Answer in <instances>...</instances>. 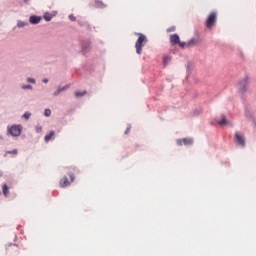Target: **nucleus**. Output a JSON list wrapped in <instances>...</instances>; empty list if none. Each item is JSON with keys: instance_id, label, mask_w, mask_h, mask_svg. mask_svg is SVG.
Returning <instances> with one entry per match:
<instances>
[{"instance_id": "nucleus-1", "label": "nucleus", "mask_w": 256, "mask_h": 256, "mask_svg": "<svg viewBox=\"0 0 256 256\" xmlns=\"http://www.w3.org/2000/svg\"><path fill=\"white\" fill-rule=\"evenodd\" d=\"M139 37L135 43L136 53L138 55H141L143 52V47H145V44L147 43V36L145 34L139 33Z\"/></svg>"}, {"instance_id": "nucleus-2", "label": "nucleus", "mask_w": 256, "mask_h": 256, "mask_svg": "<svg viewBox=\"0 0 256 256\" xmlns=\"http://www.w3.org/2000/svg\"><path fill=\"white\" fill-rule=\"evenodd\" d=\"M23 131L22 125L14 124L12 126H7V135H10L11 137H20L21 132Z\"/></svg>"}, {"instance_id": "nucleus-3", "label": "nucleus", "mask_w": 256, "mask_h": 256, "mask_svg": "<svg viewBox=\"0 0 256 256\" xmlns=\"http://www.w3.org/2000/svg\"><path fill=\"white\" fill-rule=\"evenodd\" d=\"M216 23H217V13L211 12L206 19L205 26L207 27V29H213Z\"/></svg>"}, {"instance_id": "nucleus-4", "label": "nucleus", "mask_w": 256, "mask_h": 256, "mask_svg": "<svg viewBox=\"0 0 256 256\" xmlns=\"http://www.w3.org/2000/svg\"><path fill=\"white\" fill-rule=\"evenodd\" d=\"M247 85H249V77L248 76L244 77L239 82L240 93H242V95H244V93H247Z\"/></svg>"}, {"instance_id": "nucleus-5", "label": "nucleus", "mask_w": 256, "mask_h": 256, "mask_svg": "<svg viewBox=\"0 0 256 256\" xmlns=\"http://www.w3.org/2000/svg\"><path fill=\"white\" fill-rule=\"evenodd\" d=\"M176 143L179 147H181V145H185V147H191L193 145V139L191 138L177 139Z\"/></svg>"}, {"instance_id": "nucleus-6", "label": "nucleus", "mask_w": 256, "mask_h": 256, "mask_svg": "<svg viewBox=\"0 0 256 256\" xmlns=\"http://www.w3.org/2000/svg\"><path fill=\"white\" fill-rule=\"evenodd\" d=\"M71 86L69 84H66L65 86L61 87L59 86L53 93V97H59L61 93H65Z\"/></svg>"}, {"instance_id": "nucleus-7", "label": "nucleus", "mask_w": 256, "mask_h": 256, "mask_svg": "<svg viewBox=\"0 0 256 256\" xmlns=\"http://www.w3.org/2000/svg\"><path fill=\"white\" fill-rule=\"evenodd\" d=\"M235 139H236L237 145H240V147H245V137L241 135V133L236 132Z\"/></svg>"}, {"instance_id": "nucleus-8", "label": "nucleus", "mask_w": 256, "mask_h": 256, "mask_svg": "<svg viewBox=\"0 0 256 256\" xmlns=\"http://www.w3.org/2000/svg\"><path fill=\"white\" fill-rule=\"evenodd\" d=\"M89 49H91V42L90 41H84L82 43V53H83V55H87V53H89Z\"/></svg>"}, {"instance_id": "nucleus-9", "label": "nucleus", "mask_w": 256, "mask_h": 256, "mask_svg": "<svg viewBox=\"0 0 256 256\" xmlns=\"http://www.w3.org/2000/svg\"><path fill=\"white\" fill-rule=\"evenodd\" d=\"M181 41V38H179V34H171L170 35V43L171 45H178V43Z\"/></svg>"}, {"instance_id": "nucleus-10", "label": "nucleus", "mask_w": 256, "mask_h": 256, "mask_svg": "<svg viewBox=\"0 0 256 256\" xmlns=\"http://www.w3.org/2000/svg\"><path fill=\"white\" fill-rule=\"evenodd\" d=\"M41 16H30L29 18V22L31 23V25H39V23H41Z\"/></svg>"}, {"instance_id": "nucleus-11", "label": "nucleus", "mask_w": 256, "mask_h": 256, "mask_svg": "<svg viewBox=\"0 0 256 256\" xmlns=\"http://www.w3.org/2000/svg\"><path fill=\"white\" fill-rule=\"evenodd\" d=\"M60 185L62 187H69V185H71L67 176H64L63 179L60 180Z\"/></svg>"}, {"instance_id": "nucleus-12", "label": "nucleus", "mask_w": 256, "mask_h": 256, "mask_svg": "<svg viewBox=\"0 0 256 256\" xmlns=\"http://www.w3.org/2000/svg\"><path fill=\"white\" fill-rule=\"evenodd\" d=\"M191 43H193V39H190L188 42H181V40H180L178 45H179V47H181V49H185L186 47H189V45H191Z\"/></svg>"}, {"instance_id": "nucleus-13", "label": "nucleus", "mask_w": 256, "mask_h": 256, "mask_svg": "<svg viewBox=\"0 0 256 256\" xmlns=\"http://www.w3.org/2000/svg\"><path fill=\"white\" fill-rule=\"evenodd\" d=\"M171 63V56L165 55L163 57V67H167Z\"/></svg>"}, {"instance_id": "nucleus-14", "label": "nucleus", "mask_w": 256, "mask_h": 256, "mask_svg": "<svg viewBox=\"0 0 256 256\" xmlns=\"http://www.w3.org/2000/svg\"><path fill=\"white\" fill-rule=\"evenodd\" d=\"M191 67H192V64L188 62V64L186 65V71H187L186 80H188L189 77H191V73H192Z\"/></svg>"}, {"instance_id": "nucleus-15", "label": "nucleus", "mask_w": 256, "mask_h": 256, "mask_svg": "<svg viewBox=\"0 0 256 256\" xmlns=\"http://www.w3.org/2000/svg\"><path fill=\"white\" fill-rule=\"evenodd\" d=\"M21 89L22 91H33V86L31 84H22Z\"/></svg>"}, {"instance_id": "nucleus-16", "label": "nucleus", "mask_w": 256, "mask_h": 256, "mask_svg": "<svg viewBox=\"0 0 256 256\" xmlns=\"http://www.w3.org/2000/svg\"><path fill=\"white\" fill-rule=\"evenodd\" d=\"M55 136V132L54 131H50L49 134H47L44 138V141L46 143H49V141H51V138H53Z\"/></svg>"}, {"instance_id": "nucleus-17", "label": "nucleus", "mask_w": 256, "mask_h": 256, "mask_svg": "<svg viewBox=\"0 0 256 256\" xmlns=\"http://www.w3.org/2000/svg\"><path fill=\"white\" fill-rule=\"evenodd\" d=\"M95 7H97L98 9H105L106 6L103 4V1L96 0L95 1Z\"/></svg>"}, {"instance_id": "nucleus-18", "label": "nucleus", "mask_w": 256, "mask_h": 256, "mask_svg": "<svg viewBox=\"0 0 256 256\" xmlns=\"http://www.w3.org/2000/svg\"><path fill=\"white\" fill-rule=\"evenodd\" d=\"M2 191H3V195L7 197V195H9V186H7V184H3Z\"/></svg>"}, {"instance_id": "nucleus-19", "label": "nucleus", "mask_w": 256, "mask_h": 256, "mask_svg": "<svg viewBox=\"0 0 256 256\" xmlns=\"http://www.w3.org/2000/svg\"><path fill=\"white\" fill-rule=\"evenodd\" d=\"M27 25H29L28 22H23V21H21V20H18V21H17V27H18L19 29H21V28H23V27H27Z\"/></svg>"}, {"instance_id": "nucleus-20", "label": "nucleus", "mask_w": 256, "mask_h": 256, "mask_svg": "<svg viewBox=\"0 0 256 256\" xmlns=\"http://www.w3.org/2000/svg\"><path fill=\"white\" fill-rule=\"evenodd\" d=\"M43 18L45 19V21H51V19H53V15L49 12L44 13Z\"/></svg>"}, {"instance_id": "nucleus-21", "label": "nucleus", "mask_w": 256, "mask_h": 256, "mask_svg": "<svg viewBox=\"0 0 256 256\" xmlns=\"http://www.w3.org/2000/svg\"><path fill=\"white\" fill-rule=\"evenodd\" d=\"M22 119H25L26 121H29V119H31V112H25L22 115Z\"/></svg>"}, {"instance_id": "nucleus-22", "label": "nucleus", "mask_w": 256, "mask_h": 256, "mask_svg": "<svg viewBox=\"0 0 256 256\" xmlns=\"http://www.w3.org/2000/svg\"><path fill=\"white\" fill-rule=\"evenodd\" d=\"M85 95H87V91L75 92V97H85Z\"/></svg>"}, {"instance_id": "nucleus-23", "label": "nucleus", "mask_w": 256, "mask_h": 256, "mask_svg": "<svg viewBox=\"0 0 256 256\" xmlns=\"http://www.w3.org/2000/svg\"><path fill=\"white\" fill-rule=\"evenodd\" d=\"M219 125H227V118L222 116V119L218 121Z\"/></svg>"}, {"instance_id": "nucleus-24", "label": "nucleus", "mask_w": 256, "mask_h": 256, "mask_svg": "<svg viewBox=\"0 0 256 256\" xmlns=\"http://www.w3.org/2000/svg\"><path fill=\"white\" fill-rule=\"evenodd\" d=\"M35 131H36V133H43V127L41 125H36Z\"/></svg>"}, {"instance_id": "nucleus-25", "label": "nucleus", "mask_w": 256, "mask_h": 256, "mask_svg": "<svg viewBox=\"0 0 256 256\" xmlns=\"http://www.w3.org/2000/svg\"><path fill=\"white\" fill-rule=\"evenodd\" d=\"M27 83H32V85H35L37 83V81L35 80V78H31V77H28L26 79Z\"/></svg>"}, {"instance_id": "nucleus-26", "label": "nucleus", "mask_w": 256, "mask_h": 256, "mask_svg": "<svg viewBox=\"0 0 256 256\" xmlns=\"http://www.w3.org/2000/svg\"><path fill=\"white\" fill-rule=\"evenodd\" d=\"M17 153H18L17 149L6 151V154H8V155H17Z\"/></svg>"}, {"instance_id": "nucleus-27", "label": "nucleus", "mask_w": 256, "mask_h": 256, "mask_svg": "<svg viewBox=\"0 0 256 256\" xmlns=\"http://www.w3.org/2000/svg\"><path fill=\"white\" fill-rule=\"evenodd\" d=\"M203 113V109L201 108H196L194 111V115H201Z\"/></svg>"}, {"instance_id": "nucleus-28", "label": "nucleus", "mask_w": 256, "mask_h": 256, "mask_svg": "<svg viewBox=\"0 0 256 256\" xmlns=\"http://www.w3.org/2000/svg\"><path fill=\"white\" fill-rule=\"evenodd\" d=\"M44 115L45 117H51V109H45Z\"/></svg>"}, {"instance_id": "nucleus-29", "label": "nucleus", "mask_w": 256, "mask_h": 256, "mask_svg": "<svg viewBox=\"0 0 256 256\" xmlns=\"http://www.w3.org/2000/svg\"><path fill=\"white\" fill-rule=\"evenodd\" d=\"M173 31H175V26H171L167 29V33H173Z\"/></svg>"}, {"instance_id": "nucleus-30", "label": "nucleus", "mask_w": 256, "mask_h": 256, "mask_svg": "<svg viewBox=\"0 0 256 256\" xmlns=\"http://www.w3.org/2000/svg\"><path fill=\"white\" fill-rule=\"evenodd\" d=\"M69 19L70 21H77V18L73 14L69 15Z\"/></svg>"}, {"instance_id": "nucleus-31", "label": "nucleus", "mask_w": 256, "mask_h": 256, "mask_svg": "<svg viewBox=\"0 0 256 256\" xmlns=\"http://www.w3.org/2000/svg\"><path fill=\"white\" fill-rule=\"evenodd\" d=\"M129 131H131V124L128 125V127L125 131V135H127L129 133Z\"/></svg>"}, {"instance_id": "nucleus-32", "label": "nucleus", "mask_w": 256, "mask_h": 256, "mask_svg": "<svg viewBox=\"0 0 256 256\" xmlns=\"http://www.w3.org/2000/svg\"><path fill=\"white\" fill-rule=\"evenodd\" d=\"M69 177H70V179H71V182L75 181V175L69 174Z\"/></svg>"}, {"instance_id": "nucleus-33", "label": "nucleus", "mask_w": 256, "mask_h": 256, "mask_svg": "<svg viewBox=\"0 0 256 256\" xmlns=\"http://www.w3.org/2000/svg\"><path fill=\"white\" fill-rule=\"evenodd\" d=\"M42 81H43V83H49V79H47V78H44Z\"/></svg>"}, {"instance_id": "nucleus-34", "label": "nucleus", "mask_w": 256, "mask_h": 256, "mask_svg": "<svg viewBox=\"0 0 256 256\" xmlns=\"http://www.w3.org/2000/svg\"><path fill=\"white\" fill-rule=\"evenodd\" d=\"M0 141H5V137H3V135L0 134Z\"/></svg>"}, {"instance_id": "nucleus-35", "label": "nucleus", "mask_w": 256, "mask_h": 256, "mask_svg": "<svg viewBox=\"0 0 256 256\" xmlns=\"http://www.w3.org/2000/svg\"><path fill=\"white\" fill-rule=\"evenodd\" d=\"M24 3H29V0H24Z\"/></svg>"}]
</instances>
